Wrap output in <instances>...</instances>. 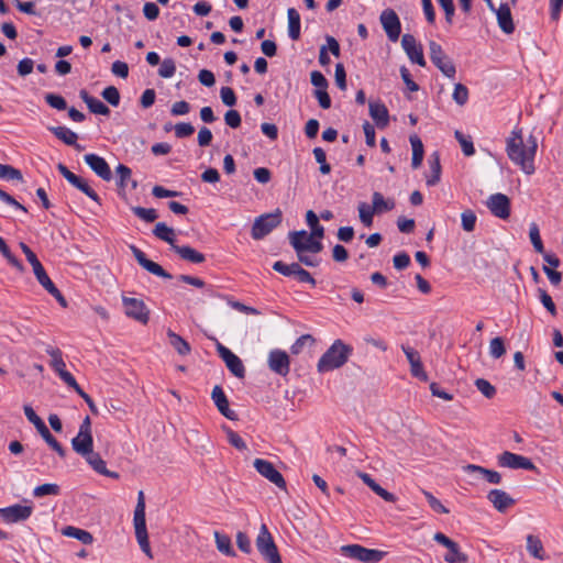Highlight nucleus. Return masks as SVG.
<instances>
[{
  "label": "nucleus",
  "instance_id": "a19ab883",
  "mask_svg": "<svg viewBox=\"0 0 563 563\" xmlns=\"http://www.w3.org/2000/svg\"><path fill=\"white\" fill-rule=\"evenodd\" d=\"M51 131L67 145H74L77 141V134L65 126L51 128Z\"/></svg>",
  "mask_w": 563,
  "mask_h": 563
},
{
  "label": "nucleus",
  "instance_id": "5fc2aeb1",
  "mask_svg": "<svg viewBox=\"0 0 563 563\" xmlns=\"http://www.w3.org/2000/svg\"><path fill=\"white\" fill-rule=\"evenodd\" d=\"M530 242L538 253L543 254L545 252L540 236L539 228L536 224H530Z\"/></svg>",
  "mask_w": 563,
  "mask_h": 563
},
{
  "label": "nucleus",
  "instance_id": "6ab92c4d",
  "mask_svg": "<svg viewBox=\"0 0 563 563\" xmlns=\"http://www.w3.org/2000/svg\"><path fill=\"white\" fill-rule=\"evenodd\" d=\"M32 510L31 506L13 505L0 508V518L8 523L24 521L32 515Z\"/></svg>",
  "mask_w": 563,
  "mask_h": 563
},
{
  "label": "nucleus",
  "instance_id": "37998d69",
  "mask_svg": "<svg viewBox=\"0 0 563 563\" xmlns=\"http://www.w3.org/2000/svg\"><path fill=\"white\" fill-rule=\"evenodd\" d=\"M357 210L361 222L367 228L372 227L373 216L376 213L373 207L368 206L366 202H361L358 203Z\"/></svg>",
  "mask_w": 563,
  "mask_h": 563
},
{
  "label": "nucleus",
  "instance_id": "6e6552de",
  "mask_svg": "<svg viewBox=\"0 0 563 563\" xmlns=\"http://www.w3.org/2000/svg\"><path fill=\"white\" fill-rule=\"evenodd\" d=\"M430 58L432 63L441 70L443 75L449 78L455 76V66L452 60L445 55L440 44L434 41L429 42Z\"/></svg>",
  "mask_w": 563,
  "mask_h": 563
},
{
  "label": "nucleus",
  "instance_id": "680f3d73",
  "mask_svg": "<svg viewBox=\"0 0 563 563\" xmlns=\"http://www.w3.org/2000/svg\"><path fill=\"white\" fill-rule=\"evenodd\" d=\"M35 277L37 279V282L40 283V285L48 292V294H52V292H57V288L55 287V285L53 284V282L51 280V278L48 277V275L46 274L45 269H42V273H36L35 274Z\"/></svg>",
  "mask_w": 563,
  "mask_h": 563
},
{
  "label": "nucleus",
  "instance_id": "4d7b16f0",
  "mask_svg": "<svg viewBox=\"0 0 563 563\" xmlns=\"http://www.w3.org/2000/svg\"><path fill=\"white\" fill-rule=\"evenodd\" d=\"M422 494L423 496L426 497V499L428 500L430 507L439 512V514H448L449 512V509L442 505V503L435 498L430 492L428 490H422Z\"/></svg>",
  "mask_w": 563,
  "mask_h": 563
},
{
  "label": "nucleus",
  "instance_id": "f257e3e1",
  "mask_svg": "<svg viewBox=\"0 0 563 563\" xmlns=\"http://www.w3.org/2000/svg\"><path fill=\"white\" fill-rule=\"evenodd\" d=\"M71 448L90 466H101V456L93 451L91 420L88 416L82 420L77 435L71 439Z\"/></svg>",
  "mask_w": 563,
  "mask_h": 563
},
{
  "label": "nucleus",
  "instance_id": "3c124183",
  "mask_svg": "<svg viewBox=\"0 0 563 563\" xmlns=\"http://www.w3.org/2000/svg\"><path fill=\"white\" fill-rule=\"evenodd\" d=\"M132 211L135 216L146 222H153L157 219L158 214L153 208L133 207Z\"/></svg>",
  "mask_w": 563,
  "mask_h": 563
},
{
  "label": "nucleus",
  "instance_id": "79ce46f5",
  "mask_svg": "<svg viewBox=\"0 0 563 563\" xmlns=\"http://www.w3.org/2000/svg\"><path fill=\"white\" fill-rule=\"evenodd\" d=\"M20 247H21L22 252L24 253L27 262L32 266L34 275L36 273H42V269H44V267L41 264V262L38 261L36 254L23 242L20 243Z\"/></svg>",
  "mask_w": 563,
  "mask_h": 563
},
{
  "label": "nucleus",
  "instance_id": "393cba45",
  "mask_svg": "<svg viewBox=\"0 0 563 563\" xmlns=\"http://www.w3.org/2000/svg\"><path fill=\"white\" fill-rule=\"evenodd\" d=\"M211 398L218 410L229 420H236V413L230 409L229 400L220 386H214L211 391Z\"/></svg>",
  "mask_w": 563,
  "mask_h": 563
},
{
  "label": "nucleus",
  "instance_id": "2f4dec72",
  "mask_svg": "<svg viewBox=\"0 0 563 563\" xmlns=\"http://www.w3.org/2000/svg\"><path fill=\"white\" fill-rule=\"evenodd\" d=\"M183 260L188 261L190 263L200 264L205 262L206 257L202 253L196 251L195 249L183 245V246H175L174 250Z\"/></svg>",
  "mask_w": 563,
  "mask_h": 563
},
{
  "label": "nucleus",
  "instance_id": "39448f33",
  "mask_svg": "<svg viewBox=\"0 0 563 563\" xmlns=\"http://www.w3.org/2000/svg\"><path fill=\"white\" fill-rule=\"evenodd\" d=\"M282 222V211L275 210L271 213H265L255 219L252 227V238L261 240L271 233Z\"/></svg>",
  "mask_w": 563,
  "mask_h": 563
},
{
  "label": "nucleus",
  "instance_id": "423d86ee",
  "mask_svg": "<svg viewBox=\"0 0 563 563\" xmlns=\"http://www.w3.org/2000/svg\"><path fill=\"white\" fill-rule=\"evenodd\" d=\"M256 548L268 563H283L277 547L265 525L256 538Z\"/></svg>",
  "mask_w": 563,
  "mask_h": 563
},
{
  "label": "nucleus",
  "instance_id": "8fccbe9b",
  "mask_svg": "<svg viewBox=\"0 0 563 563\" xmlns=\"http://www.w3.org/2000/svg\"><path fill=\"white\" fill-rule=\"evenodd\" d=\"M506 353L504 340L499 336L494 338L489 342V355L493 358H500Z\"/></svg>",
  "mask_w": 563,
  "mask_h": 563
},
{
  "label": "nucleus",
  "instance_id": "e433bc0d",
  "mask_svg": "<svg viewBox=\"0 0 563 563\" xmlns=\"http://www.w3.org/2000/svg\"><path fill=\"white\" fill-rule=\"evenodd\" d=\"M213 536H214L216 545H217V549L219 552H221L222 554H225L228 556H235V552L232 548L231 539L228 536L222 534L219 531H214Z\"/></svg>",
  "mask_w": 563,
  "mask_h": 563
},
{
  "label": "nucleus",
  "instance_id": "cd10ccee",
  "mask_svg": "<svg viewBox=\"0 0 563 563\" xmlns=\"http://www.w3.org/2000/svg\"><path fill=\"white\" fill-rule=\"evenodd\" d=\"M356 475L363 481L365 485H367L375 494L382 497L385 501H396L395 495L387 492L385 488L378 485L367 473L358 471L356 472Z\"/></svg>",
  "mask_w": 563,
  "mask_h": 563
},
{
  "label": "nucleus",
  "instance_id": "aec40b11",
  "mask_svg": "<svg viewBox=\"0 0 563 563\" xmlns=\"http://www.w3.org/2000/svg\"><path fill=\"white\" fill-rule=\"evenodd\" d=\"M487 208L490 212L500 219H507L510 213V203L507 196L504 194L492 195L486 202Z\"/></svg>",
  "mask_w": 563,
  "mask_h": 563
},
{
  "label": "nucleus",
  "instance_id": "f8f14e48",
  "mask_svg": "<svg viewBox=\"0 0 563 563\" xmlns=\"http://www.w3.org/2000/svg\"><path fill=\"white\" fill-rule=\"evenodd\" d=\"M125 314L143 324L148 322L150 311L145 303L136 298L123 297Z\"/></svg>",
  "mask_w": 563,
  "mask_h": 563
},
{
  "label": "nucleus",
  "instance_id": "a878e982",
  "mask_svg": "<svg viewBox=\"0 0 563 563\" xmlns=\"http://www.w3.org/2000/svg\"><path fill=\"white\" fill-rule=\"evenodd\" d=\"M487 499L499 512L506 511L515 504V499L508 493L501 489L489 490L487 494Z\"/></svg>",
  "mask_w": 563,
  "mask_h": 563
},
{
  "label": "nucleus",
  "instance_id": "dca6fc26",
  "mask_svg": "<svg viewBox=\"0 0 563 563\" xmlns=\"http://www.w3.org/2000/svg\"><path fill=\"white\" fill-rule=\"evenodd\" d=\"M255 470L269 482L275 484L279 488H286V482L283 475L275 468L273 463L263 459H256L254 461Z\"/></svg>",
  "mask_w": 563,
  "mask_h": 563
},
{
  "label": "nucleus",
  "instance_id": "a18cd8bd",
  "mask_svg": "<svg viewBox=\"0 0 563 563\" xmlns=\"http://www.w3.org/2000/svg\"><path fill=\"white\" fill-rule=\"evenodd\" d=\"M454 136L461 145V148L466 156H472L475 154V148L472 142L471 136H465L461 131L456 130L454 132Z\"/></svg>",
  "mask_w": 563,
  "mask_h": 563
},
{
  "label": "nucleus",
  "instance_id": "9d476101",
  "mask_svg": "<svg viewBox=\"0 0 563 563\" xmlns=\"http://www.w3.org/2000/svg\"><path fill=\"white\" fill-rule=\"evenodd\" d=\"M433 540L449 550L444 555V561L446 563H466L468 561V556L461 551L459 544L446 537L444 533H434Z\"/></svg>",
  "mask_w": 563,
  "mask_h": 563
},
{
  "label": "nucleus",
  "instance_id": "20e7f679",
  "mask_svg": "<svg viewBox=\"0 0 563 563\" xmlns=\"http://www.w3.org/2000/svg\"><path fill=\"white\" fill-rule=\"evenodd\" d=\"M288 240L290 245L294 247L296 255H300V253H311L316 255L323 249L322 243L312 239L306 230L289 232Z\"/></svg>",
  "mask_w": 563,
  "mask_h": 563
},
{
  "label": "nucleus",
  "instance_id": "69168bd1",
  "mask_svg": "<svg viewBox=\"0 0 563 563\" xmlns=\"http://www.w3.org/2000/svg\"><path fill=\"white\" fill-rule=\"evenodd\" d=\"M101 96L103 99L112 106H117L120 101L119 90L114 86L107 87Z\"/></svg>",
  "mask_w": 563,
  "mask_h": 563
},
{
  "label": "nucleus",
  "instance_id": "412c9836",
  "mask_svg": "<svg viewBox=\"0 0 563 563\" xmlns=\"http://www.w3.org/2000/svg\"><path fill=\"white\" fill-rule=\"evenodd\" d=\"M497 465L503 468L509 470H527L528 468V457H525L519 454H515L509 451H504L496 457Z\"/></svg>",
  "mask_w": 563,
  "mask_h": 563
},
{
  "label": "nucleus",
  "instance_id": "2eb2a0df",
  "mask_svg": "<svg viewBox=\"0 0 563 563\" xmlns=\"http://www.w3.org/2000/svg\"><path fill=\"white\" fill-rule=\"evenodd\" d=\"M217 351L220 357L225 363L229 371L236 377L242 378L245 374V368L242 361L228 347L220 342H217Z\"/></svg>",
  "mask_w": 563,
  "mask_h": 563
},
{
  "label": "nucleus",
  "instance_id": "c03bdc74",
  "mask_svg": "<svg viewBox=\"0 0 563 563\" xmlns=\"http://www.w3.org/2000/svg\"><path fill=\"white\" fill-rule=\"evenodd\" d=\"M46 353L51 356V366L55 369L56 373L65 369L66 364L62 357L60 350L56 347H49L46 350Z\"/></svg>",
  "mask_w": 563,
  "mask_h": 563
},
{
  "label": "nucleus",
  "instance_id": "774afa93",
  "mask_svg": "<svg viewBox=\"0 0 563 563\" xmlns=\"http://www.w3.org/2000/svg\"><path fill=\"white\" fill-rule=\"evenodd\" d=\"M73 186L78 188L80 191H82L85 195H87L89 198H91L96 202H99V197H98L97 192L92 188H90V186L87 184V181L84 180L82 178L79 177L77 179L76 184H73Z\"/></svg>",
  "mask_w": 563,
  "mask_h": 563
},
{
  "label": "nucleus",
  "instance_id": "4c0bfd02",
  "mask_svg": "<svg viewBox=\"0 0 563 563\" xmlns=\"http://www.w3.org/2000/svg\"><path fill=\"white\" fill-rule=\"evenodd\" d=\"M170 345L180 354L187 355L190 353V345L180 335L172 330L167 331Z\"/></svg>",
  "mask_w": 563,
  "mask_h": 563
},
{
  "label": "nucleus",
  "instance_id": "473e14b6",
  "mask_svg": "<svg viewBox=\"0 0 563 563\" xmlns=\"http://www.w3.org/2000/svg\"><path fill=\"white\" fill-rule=\"evenodd\" d=\"M288 35L291 40L297 41L300 36V14L294 8L287 10Z\"/></svg>",
  "mask_w": 563,
  "mask_h": 563
},
{
  "label": "nucleus",
  "instance_id": "6e6d98bb",
  "mask_svg": "<svg viewBox=\"0 0 563 563\" xmlns=\"http://www.w3.org/2000/svg\"><path fill=\"white\" fill-rule=\"evenodd\" d=\"M176 71L175 62L172 58H166L161 63L158 75L163 78H170Z\"/></svg>",
  "mask_w": 563,
  "mask_h": 563
},
{
  "label": "nucleus",
  "instance_id": "1a4fd4ad",
  "mask_svg": "<svg viewBox=\"0 0 563 563\" xmlns=\"http://www.w3.org/2000/svg\"><path fill=\"white\" fill-rule=\"evenodd\" d=\"M341 552L350 558L365 563L379 562L385 555V552L383 551L366 549L358 544L343 545L341 548Z\"/></svg>",
  "mask_w": 563,
  "mask_h": 563
},
{
  "label": "nucleus",
  "instance_id": "a211bd4d",
  "mask_svg": "<svg viewBox=\"0 0 563 563\" xmlns=\"http://www.w3.org/2000/svg\"><path fill=\"white\" fill-rule=\"evenodd\" d=\"M136 262L148 273L165 278L170 279L172 275L167 273L159 264L148 260L144 252H142L140 249H137L134 245L130 246Z\"/></svg>",
  "mask_w": 563,
  "mask_h": 563
},
{
  "label": "nucleus",
  "instance_id": "e2e57ef3",
  "mask_svg": "<svg viewBox=\"0 0 563 563\" xmlns=\"http://www.w3.org/2000/svg\"><path fill=\"white\" fill-rule=\"evenodd\" d=\"M475 386L487 398H492L496 394L495 387L484 378L476 379Z\"/></svg>",
  "mask_w": 563,
  "mask_h": 563
},
{
  "label": "nucleus",
  "instance_id": "5701e85b",
  "mask_svg": "<svg viewBox=\"0 0 563 563\" xmlns=\"http://www.w3.org/2000/svg\"><path fill=\"white\" fill-rule=\"evenodd\" d=\"M311 84L316 87L314 96L317 97L320 106H330V97L327 92L328 81L325 77L318 70L310 75Z\"/></svg>",
  "mask_w": 563,
  "mask_h": 563
},
{
  "label": "nucleus",
  "instance_id": "58836bf2",
  "mask_svg": "<svg viewBox=\"0 0 563 563\" xmlns=\"http://www.w3.org/2000/svg\"><path fill=\"white\" fill-rule=\"evenodd\" d=\"M0 253L3 255V257L8 261L10 265H12L16 271L20 273L24 272L23 264L11 253L9 246L7 245L5 241L0 236Z\"/></svg>",
  "mask_w": 563,
  "mask_h": 563
},
{
  "label": "nucleus",
  "instance_id": "052dcab7",
  "mask_svg": "<svg viewBox=\"0 0 563 563\" xmlns=\"http://www.w3.org/2000/svg\"><path fill=\"white\" fill-rule=\"evenodd\" d=\"M35 277L37 279V282L40 283V285L48 292V294H52V292H57V288L55 287V285L53 284V282L51 280V278L48 277V275L46 274L45 269H42V273H36L35 274Z\"/></svg>",
  "mask_w": 563,
  "mask_h": 563
},
{
  "label": "nucleus",
  "instance_id": "7c9ffc66",
  "mask_svg": "<svg viewBox=\"0 0 563 563\" xmlns=\"http://www.w3.org/2000/svg\"><path fill=\"white\" fill-rule=\"evenodd\" d=\"M115 172L119 176L118 186L120 189H125L128 186H131L132 189L137 187V181L132 178V170L128 166L123 164H119L115 168Z\"/></svg>",
  "mask_w": 563,
  "mask_h": 563
},
{
  "label": "nucleus",
  "instance_id": "f3484780",
  "mask_svg": "<svg viewBox=\"0 0 563 563\" xmlns=\"http://www.w3.org/2000/svg\"><path fill=\"white\" fill-rule=\"evenodd\" d=\"M401 46L412 63H416L421 67L426 66L422 46L417 43L413 35L408 33L404 34L401 37Z\"/></svg>",
  "mask_w": 563,
  "mask_h": 563
},
{
  "label": "nucleus",
  "instance_id": "9b49d317",
  "mask_svg": "<svg viewBox=\"0 0 563 563\" xmlns=\"http://www.w3.org/2000/svg\"><path fill=\"white\" fill-rule=\"evenodd\" d=\"M273 269L284 276H295L301 283H308L312 286L316 285V280L311 274L303 269L298 263L285 264L282 261H277L274 263Z\"/></svg>",
  "mask_w": 563,
  "mask_h": 563
},
{
  "label": "nucleus",
  "instance_id": "09e8293b",
  "mask_svg": "<svg viewBox=\"0 0 563 563\" xmlns=\"http://www.w3.org/2000/svg\"><path fill=\"white\" fill-rule=\"evenodd\" d=\"M530 554L541 561H544L549 558L540 539L532 536H530Z\"/></svg>",
  "mask_w": 563,
  "mask_h": 563
},
{
  "label": "nucleus",
  "instance_id": "603ef678",
  "mask_svg": "<svg viewBox=\"0 0 563 563\" xmlns=\"http://www.w3.org/2000/svg\"><path fill=\"white\" fill-rule=\"evenodd\" d=\"M313 156L319 163V170L323 175H328L331 172V166L327 163L325 152L321 147L313 148Z\"/></svg>",
  "mask_w": 563,
  "mask_h": 563
},
{
  "label": "nucleus",
  "instance_id": "c756f323",
  "mask_svg": "<svg viewBox=\"0 0 563 563\" xmlns=\"http://www.w3.org/2000/svg\"><path fill=\"white\" fill-rule=\"evenodd\" d=\"M153 233L159 240L168 243L173 250H175V246H177L175 230L173 228L168 227L166 223L157 222L155 224Z\"/></svg>",
  "mask_w": 563,
  "mask_h": 563
},
{
  "label": "nucleus",
  "instance_id": "864d4df0",
  "mask_svg": "<svg viewBox=\"0 0 563 563\" xmlns=\"http://www.w3.org/2000/svg\"><path fill=\"white\" fill-rule=\"evenodd\" d=\"M59 486L57 484H43L34 488L33 495L35 497H43L46 495H58Z\"/></svg>",
  "mask_w": 563,
  "mask_h": 563
},
{
  "label": "nucleus",
  "instance_id": "c9c22d12",
  "mask_svg": "<svg viewBox=\"0 0 563 563\" xmlns=\"http://www.w3.org/2000/svg\"><path fill=\"white\" fill-rule=\"evenodd\" d=\"M410 144L412 147L411 165L416 169V168L420 167L422 159H423V154H424L423 144L417 135L410 136Z\"/></svg>",
  "mask_w": 563,
  "mask_h": 563
},
{
  "label": "nucleus",
  "instance_id": "ea45409f",
  "mask_svg": "<svg viewBox=\"0 0 563 563\" xmlns=\"http://www.w3.org/2000/svg\"><path fill=\"white\" fill-rule=\"evenodd\" d=\"M369 114L377 128L384 129L388 125L389 114L387 108H369Z\"/></svg>",
  "mask_w": 563,
  "mask_h": 563
},
{
  "label": "nucleus",
  "instance_id": "0e129e2a",
  "mask_svg": "<svg viewBox=\"0 0 563 563\" xmlns=\"http://www.w3.org/2000/svg\"><path fill=\"white\" fill-rule=\"evenodd\" d=\"M313 342H314V339L310 334H303L295 341V343L290 347V351L292 354L297 355V354L301 353L303 346L307 343L312 344Z\"/></svg>",
  "mask_w": 563,
  "mask_h": 563
},
{
  "label": "nucleus",
  "instance_id": "338daca9",
  "mask_svg": "<svg viewBox=\"0 0 563 563\" xmlns=\"http://www.w3.org/2000/svg\"><path fill=\"white\" fill-rule=\"evenodd\" d=\"M538 292H539L540 300H541L542 305L544 306V308L552 316H555L556 314V307H555L551 296L544 289H542V288H539Z\"/></svg>",
  "mask_w": 563,
  "mask_h": 563
},
{
  "label": "nucleus",
  "instance_id": "ddd939ff",
  "mask_svg": "<svg viewBox=\"0 0 563 563\" xmlns=\"http://www.w3.org/2000/svg\"><path fill=\"white\" fill-rule=\"evenodd\" d=\"M267 365L272 372L286 376L290 371L289 355L279 349L272 350L268 353Z\"/></svg>",
  "mask_w": 563,
  "mask_h": 563
},
{
  "label": "nucleus",
  "instance_id": "b1692460",
  "mask_svg": "<svg viewBox=\"0 0 563 563\" xmlns=\"http://www.w3.org/2000/svg\"><path fill=\"white\" fill-rule=\"evenodd\" d=\"M84 159L100 178L107 181L111 179V170L104 158L96 154H86Z\"/></svg>",
  "mask_w": 563,
  "mask_h": 563
},
{
  "label": "nucleus",
  "instance_id": "13d9d810",
  "mask_svg": "<svg viewBox=\"0 0 563 563\" xmlns=\"http://www.w3.org/2000/svg\"><path fill=\"white\" fill-rule=\"evenodd\" d=\"M462 227L466 232H472L475 228L476 216L472 210H465L461 214Z\"/></svg>",
  "mask_w": 563,
  "mask_h": 563
},
{
  "label": "nucleus",
  "instance_id": "4468645a",
  "mask_svg": "<svg viewBox=\"0 0 563 563\" xmlns=\"http://www.w3.org/2000/svg\"><path fill=\"white\" fill-rule=\"evenodd\" d=\"M380 23L387 37L391 42H396L401 32V24L397 13L393 9L384 10L380 14Z\"/></svg>",
  "mask_w": 563,
  "mask_h": 563
},
{
  "label": "nucleus",
  "instance_id": "de8ad7c7",
  "mask_svg": "<svg viewBox=\"0 0 563 563\" xmlns=\"http://www.w3.org/2000/svg\"><path fill=\"white\" fill-rule=\"evenodd\" d=\"M0 178L16 181L23 180L22 173L19 169L4 164H0Z\"/></svg>",
  "mask_w": 563,
  "mask_h": 563
},
{
  "label": "nucleus",
  "instance_id": "f704fd0d",
  "mask_svg": "<svg viewBox=\"0 0 563 563\" xmlns=\"http://www.w3.org/2000/svg\"><path fill=\"white\" fill-rule=\"evenodd\" d=\"M62 533L66 537L75 538L82 542L84 544H91L93 541V538L90 532L73 526L65 527L62 530Z\"/></svg>",
  "mask_w": 563,
  "mask_h": 563
},
{
  "label": "nucleus",
  "instance_id": "0eeeda50",
  "mask_svg": "<svg viewBox=\"0 0 563 563\" xmlns=\"http://www.w3.org/2000/svg\"><path fill=\"white\" fill-rule=\"evenodd\" d=\"M507 154L509 158L526 170V151L522 130H515L507 141Z\"/></svg>",
  "mask_w": 563,
  "mask_h": 563
},
{
  "label": "nucleus",
  "instance_id": "49530a36",
  "mask_svg": "<svg viewBox=\"0 0 563 563\" xmlns=\"http://www.w3.org/2000/svg\"><path fill=\"white\" fill-rule=\"evenodd\" d=\"M429 164L432 172V176L427 179V185L433 186L440 180L441 174V165L438 154H432L431 158L429 159Z\"/></svg>",
  "mask_w": 563,
  "mask_h": 563
},
{
  "label": "nucleus",
  "instance_id": "bb28decb",
  "mask_svg": "<svg viewBox=\"0 0 563 563\" xmlns=\"http://www.w3.org/2000/svg\"><path fill=\"white\" fill-rule=\"evenodd\" d=\"M464 473H479L482 478H484L489 484H500L501 482V474L497 471L485 468L479 465L475 464H467L463 466Z\"/></svg>",
  "mask_w": 563,
  "mask_h": 563
},
{
  "label": "nucleus",
  "instance_id": "f03ea898",
  "mask_svg": "<svg viewBox=\"0 0 563 563\" xmlns=\"http://www.w3.org/2000/svg\"><path fill=\"white\" fill-rule=\"evenodd\" d=\"M352 347L341 340H335L332 345L320 357L317 369L319 373H327L342 367L349 360Z\"/></svg>",
  "mask_w": 563,
  "mask_h": 563
},
{
  "label": "nucleus",
  "instance_id": "c85d7f7f",
  "mask_svg": "<svg viewBox=\"0 0 563 563\" xmlns=\"http://www.w3.org/2000/svg\"><path fill=\"white\" fill-rule=\"evenodd\" d=\"M499 27L507 34L514 32V22L510 13V9L507 3H501L495 11Z\"/></svg>",
  "mask_w": 563,
  "mask_h": 563
},
{
  "label": "nucleus",
  "instance_id": "4be33fe9",
  "mask_svg": "<svg viewBox=\"0 0 563 563\" xmlns=\"http://www.w3.org/2000/svg\"><path fill=\"white\" fill-rule=\"evenodd\" d=\"M401 349L410 364V372H411L412 376H415L423 382H427L428 375L423 369L419 353L409 346L402 345Z\"/></svg>",
  "mask_w": 563,
  "mask_h": 563
},
{
  "label": "nucleus",
  "instance_id": "7ed1b4c3",
  "mask_svg": "<svg viewBox=\"0 0 563 563\" xmlns=\"http://www.w3.org/2000/svg\"><path fill=\"white\" fill-rule=\"evenodd\" d=\"M133 526L135 530V537L141 550L148 559H153L146 529L145 503H136L133 515Z\"/></svg>",
  "mask_w": 563,
  "mask_h": 563
},
{
  "label": "nucleus",
  "instance_id": "bf43d9fd",
  "mask_svg": "<svg viewBox=\"0 0 563 563\" xmlns=\"http://www.w3.org/2000/svg\"><path fill=\"white\" fill-rule=\"evenodd\" d=\"M452 98L457 104H464L468 99L467 88L462 84H456L454 86Z\"/></svg>",
  "mask_w": 563,
  "mask_h": 563
},
{
  "label": "nucleus",
  "instance_id": "72a5a7b5",
  "mask_svg": "<svg viewBox=\"0 0 563 563\" xmlns=\"http://www.w3.org/2000/svg\"><path fill=\"white\" fill-rule=\"evenodd\" d=\"M372 207L376 213H383L395 208V200L386 199L380 192L375 191L372 195Z\"/></svg>",
  "mask_w": 563,
  "mask_h": 563
}]
</instances>
